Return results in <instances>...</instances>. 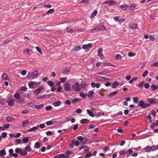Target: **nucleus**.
I'll return each instance as SVG.
<instances>
[{
  "label": "nucleus",
  "instance_id": "obj_1",
  "mask_svg": "<svg viewBox=\"0 0 158 158\" xmlns=\"http://www.w3.org/2000/svg\"><path fill=\"white\" fill-rule=\"evenodd\" d=\"M119 152L120 156H122L123 157H121V158H123V156L124 157H128L129 155H130L132 154L133 152V151L130 148L128 150H123L119 151Z\"/></svg>",
  "mask_w": 158,
  "mask_h": 158
},
{
  "label": "nucleus",
  "instance_id": "obj_2",
  "mask_svg": "<svg viewBox=\"0 0 158 158\" xmlns=\"http://www.w3.org/2000/svg\"><path fill=\"white\" fill-rule=\"evenodd\" d=\"M156 148L154 145L152 146H148L144 148L143 149L146 152H149L156 150Z\"/></svg>",
  "mask_w": 158,
  "mask_h": 158
},
{
  "label": "nucleus",
  "instance_id": "obj_3",
  "mask_svg": "<svg viewBox=\"0 0 158 158\" xmlns=\"http://www.w3.org/2000/svg\"><path fill=\"white\" fill-rule=\"evenodd\" d=\"M138 106H140L143 109H145L150 106V104L148 103H145L143 101L141 100L139 102Z\"/></svg>",
  "mask_w": 158,
  "mask_h": 158
},
{
  "label": "nucleus",
  "instance_id": "obj_4",
  "mask_svg": "<svg viewBox=\"0 0 158 158\" xmlns=\"http://www.w3.org/2000/svg\"><path fill=\"white\" fill-rule=\"evenodd\" d=\"M72 89L75 91H79L81 89L79 84L78 82H76L73 84L72 87Z\"/></svg>",
  "mask_w": 158,
  "mask_h": 158
},
{
  "label": "nucleus",
  "instance_id": "obj_5",
  "mask_svg": "<svg viewBox=\"0 0 158 158\" xmlns=\"http://www.w3.org/2000/svg\"><path fill=\"white\" fill-rule=\"evenodd\" d=\"M105 27L103 25L98 26L92 30V31H103L105 29Z\"/></svg>",
  "mask_w": 158,
  "mask_h": 158
},
{
  "label": "nucleus",
  "instance_id": "obj_6",
  "mask_svg": "<svg viewBox=\"0 0 158 158\" xmlns=\"http://www.w3.org/2000/svg\"><path fill=\"white\" fill-rule=\"evenodd\" d=\"M44 91V87L43 86L40 87L38 88L34 91V94H38L40 93H43Z\"/></svg>",
  "mask_w": 158,
  "mask_h": 158
},
{
  "label": "nucleus",
  "instance_id": "obj_7",
  "mask_svg": "<svg viewBox=\"0 0 158 158\" xmlns=\"http://www.w3.org/2000/svg\"><path fill=\"white\" fill-rule=\"evenodd\" d=\"M38 75V71L35 70L32 73H31L29 74V77L32 78H35L36 77V76Z\"/></svg>",
  "mask_w": 158,
  "mask_h": 158
},
{
  "label": "nucleus",
  "instance_id": "obj_8",
  "mask_svg": "<svg viewBox=\"0 0 158 158\" xmlns=\"http://www.w3.org/2000/svg\"><path fill=\"white\" fill-rule=\"evenodd\" d=\"M149 104H158V101H156L155 100L152 98H148L147 99Z\"/></svg>",
  "mask_w": 158,
  "mask_h": 158
},
{
  "label": "nucleus",
  "instance_id": "obj_9",
  "mask_svg": "<svg viewBox=\"0 0 158 158\" xmlns=\"http://www.w3.org/2000/svg\"><path fill=\"white\" fill-rule=\"evenodd\" d=\"M9 156H13L15 157H17L18 155L16 153H13L14 151L12 149H10L9 150Z\"/></svg>",
  "mask_w": 158,
  "mask_h": 158
},
{
  "label": "nucleus",
  "instance_id": "obj_10",
  "mask_svg": "<svg viewBox=\"0 0 158 158\" xmlns=\"http://www.w3.org/2000/svg\"><path fill=\"white\" fill-rule=\"evenodd\" d=\"M64 88L65 91H68L70 90V85L68 83H66L65 84Z\"/></svg>",
  "mask_w": 158,
  "mask_h": 158
},
{
  "label": "nucleus",
  "instance_id": "obj_11",
  "mask_svg": "<svg viewBox=\"0 0 158 158\" xmlns=\"http://www.w3.org/2000/svg\"><path fill=\"white\" fill-rule=\"evenodd\" d=\"M68 158L69 156H65L64 154H61L59 155L56 156L54 158Z\"/></svg>",
  "mask_w": 158,
  "mask_h": 158
},
{
  "label": "nucleus",
  "instance_id": "obj_12",
  "mask_svg": "<svg viewBox=\"0 0 158 158\" xmlns=\"http://www.w3.org/2000/svg\"><path fill=\"white\" fill-rule=\"evenodd\" d=\"M129 26L132 29H136L137 28V24L134 23H130L129 24Z\"/></svg>",
  "mask_w": 158,
  "mask_h": 158
},
{
  "label": "nucleus",
  "instance_id": "obj_13",
  "mask_svg": "<svg viewBox=\"0 0 158 158\" xmlns=\"http://www.w3.org/2000/svg\"><path fill=\"white\" fill-rule=\"evenodd\" d=\"M15 100L14 99H12L9 100L8 102V104L10 106H13L14 105V102Z\"/></svg>",
  "mask_w": 158,
  "mask_h": 158
},
{
  "label": "nucleus",
  "instance_id": "obj_14",
  "mask_svg": "<svg viewBox=\"0 0 158 158\" xmlns=\"http://www.w3.org/2000/svg\"><path fill=\"white\" fill-rule=\"evenodd\" d=\"M92 47V45L89 43L87 44H85L82 46V48L83 49H87L89 48H91Z\"/></svg>",
  "mask_w": 158,
  "mask_h": 158
},
{
  "label": "nucleus",
  "instance_id": "obj_15",
  "mask_svg": "<svg viewBox=\"0 0 158 158\" xmlns=\"http://www.w3.org/2000/svg\"><path fill=\"white\" fill-rule=\"evenodd\" d=\"M102 49L101 48H99L98 51V55L100 57L101 59H102L103 57V55L101 53Z\"/></svg>",
  "mask_w": 158,
  "mask_h": 158
},
{
  "label": "nucleus",
  "instance_id": "obj_16",
  "mask_svg": "<svg viewBox=\"0 0 158 158\" xmlns=\"http://www.w3.org/2000/svg\"><path fill=\"white\" fill-rule=\"evenodd\" d=\"M91 85L92 87L93 88L96 87L97 88H99L100 86V85L98 83L96 84L94 82H92L91 83Z\"/></svg>",
  "mask_w": 158,
  "mask_h": 158
},
{
  "label": "nucleus",
  "instance_id": "obj_17",
  "mask_svg": "<svg viewBox=\"0 0 158 158\" xmlns=\"http://www.w3.org/2000/svg\"><path fill=\"white\" fill-rule=\"evenodd\" d=\"M23 53H28V54L30 55L32 53V50L31 49H26L23 51Z\"/></svg>",
  "mask_w": 158,
  "mask_h": 158
},
{
  "label": "nucleus",
  "instance_id": "obj_18",
  "mask_svg": "<svg viewBox=\"0 0 158 158\" xmlns=\"http://www.w3.org/2000/svg\"><path fill=\"white\" fill-rule=\"evenodd\" d=\"M93 94L94 91H90L87 93V95L89 98H92L93 97Z\"/></svg>",
  "mask_w": 158,
  "mask_h": 158
},
{
  "label": "nucleus",
  "instance_id": "obj_19",
  "mask_svg": "<svg viewBox=\"0 0 158 158\" xmlns=\"http://www.w3.org/2000/svg\"><path fill=\"white\" fill-rule=\"evenodd\" d=\"M67 32L68 33H73L75 31L73 28L71 27H67L66 28Z\"/></svg>",
  "mask_w": 158,
  "mask_h": 158
},
{
  "label": "nucleus",
  "instance_id": "obj_20",
  "mask_svg": "<svg viewBox=\"0 0 158 158\" xmlns=\"http://www.w3.org/2000/svg\"><path fill=\"white\" fill-rule=\"evenodd\" d=\"M2 77L4 81L8 80L9 79L8 75L5 73L2 74Z\"/></svg>",
  "mask_w": 158,
  "mask_h": 158
},
{
  "label": "nucleus",
  "instance_id": "obj_21",
  "mask_svg": "<svg viewBox=\"0 0 158 158\" xmlns=\"http://www.w3.org/2000/svg\"><path fill=\"white\" fill-rule=\"evenodd\" d=\"M61 104V102L60 101H58L54 102L53 104V105L57 107L60 105Z\"/></svg>",
  "mask_w": 158,
  "mask_h": 158
},
{
  "label": "nucleus",
  "instance_id": "obj_22",
  "mask_svg": "<svg viewBox=\"0 0 158 158\" xmlns=\"http://www.w3.org/2000/svg\"><path fill=\"white\" fill-rule=\"evenodd\" d=\"M119 85V83L118 81H114L111 85L112 87L113 88H115L117 86Z\"/></svg>",
  "mask_w": 158,
  "mask_h": 158
},
{
  "label": "nucleus",
  "instance_id": "obj_23",
  "mask_svg": "<svg viewBox=\"0 0 158 158\" xmlns=\"http://www.w3.org/2000/svg\"><path fill=\"white\" fill-rule=\"evenodd\" d=\"M118 93V91H114V92H112L109 94V97H112L114 95L117 94Z\"/></svg>",
  "mask_w": 158,
  "mask_h": 158
},
{
  "label": "nucleus",
  "instance_id": "obj_24",
  "mask_svg": "<svg viewBox=\"0 0 158 158\" xmlns=\"http://www.w3.org/2000/svg\"><path fill=\"white\" fill-rule=\"evenodd\" d=\"M151 87L152 90L153 91H155L156 89H158V86L154 84H152L151 85Z\"/></svg>",
  "mask_w": 158,
  "mask_h": 158
},
{
  "label": "nucleus",
  "instance_id": "obj_25",
  "mask_svg": "<svg viewBox=\"0 0 158 158\" xmlns=\"http://www.w3.org/2000/svg\"><path fill=\"white\" fill-rule=\"evenodd\" d=\"M29 121L28 120H26L24 121H23L22 123V125L23 127H26V125H27L28 124Z\"/></svg>",
  "mask_w": 158,
  "mask_h": 158
},
{
  "label": "nucleus",
  "instance_id": "obj_26",
  "mask_svg": "<svg viewBox=\"0 0 158 158\" xmlns=\"http://www.w3.org/2000/svg\"><path fill=\"white\" fill-rule=\"evenodd\" d=\"M41 146L40 143L39 142H36L35 144L34 148H38L40 147Z\"/></svg>",
  "mask_w": 158,
  "mask_h": 158
},
{
  "label": "nucleus",
  "instance_id": "obj_27",
  "mask_svg": "<svg viewBox=\"0 0 158 158\" xmlns=\"http://www.w3.org/2000/svg\"><path fill=\"white\" fill-rule=\"evenodd\" d=\"M38 128V127H34L28 130L27 131V132H32L34 131L35 130H36Z\"/></svg>",
  "mask_w": 158,
  "mask_h": 158
},
{
  "label": "nucleus",
  "instance_id": "obj_28",
  "mask_svg": "<svg viewBox=\"0 0 158 158\" xmlns=\"http://www.w3.org/2000/svg\"><path fill=\"white\" fill-rule=\"evenodd\" d=\"M29 138L28 137H26L23 138L22 140V142L24 143H27L29 141Z\"/></svg>",
  "mask_w": 158,
  "mask_h": 158
},
{
  "label": "nucleus",
  "instance_id": "obj_29",
  "mask_svg": "<svg viewBox=\"0 0 158 158\" xmlns=\"http://www.w3.org/2000/svg\"><path fill=\"white\" fill-rule=\"evenodd\" d=\"M44 105L43 104L38 105L35 106V108L37 109H40L43 108Z\"/></svg>",
  "mask_w": 158,
  "mask_h": 158
},
{
  "label": "nucleus",
  "instance_id": "obj_30",
  "mask_svg": "<svg viewBox=\"0 0 158 158\" xmlns=\"http://www.w3.org/2000/svg\"><path fill=\"white\" fill-rule=\"evenodd\" d=\"M86 111L90 116L92 117H94V114L92 111H90L89 110H87Z\"/></svg>",
  "mask_w": 158,
  "mask_h": 158
},
{
  "label": "nucleus",
  "instance_id": "obj_31",
  "mask_svg": "<svg viewBox=\"0 0 158 158\" xmlns=\"http://www.w3.org/2000/svg\"><path fill=\"white\" fill-rule=\"evenodd\" d=\"M97 14V11L96 10H95L91 14L90 18H93Z\"/></svg>",
  "mask_w": 158,
  "mask_h": 158
},
{
  "label": "nucleus",
  "instance_id": "obj_32",
  "mask_svg": "<svg viewBox=\"0 0 158 158\" xmlns=\"http://www.w3.org/2000/svg\"><path fill=\"white\" fill-rule=\"evenodd\" d=\"M81 49L80 46H75L73 49V51H78L80 50Z\"/></svg>",
  "mask_w": 158,
  "mask_h": 158
},
{
  "label": "nucleus",
  "instance_id": "obj_33",
  "mask_svg": "<svg viewBox=\"0 0 158 158\" xmlns=\"http://www.w3.org/2000/svg\"><path fill=\"white\" fill-rule=\"evenodd\" d=\"M6 153L5 150H2L0 151V156H4L6 155Z\"/></svg>",
  "mask_w": 158,
  "mask_h": 158
},
{
  "label": "nucleus",
  "instance_id": "obj_34",
  "mask_svg": "<svg viewBox=\"0 0 158 158\" xmlns=\"http://www.w3.org/2000/svg\"><path fill=\"white\" fill-rule=\"evenodd\" d=\"M14 118L8 116L6 118V120L7 121L10 122L14 120Z\"/></svg>",
  "mask_w": 158,
  "mask_h": 158
},
{
  "label": "nucleus",
  "instance_id": "obj_35",
  "mask_svg": "<svg viewBox=\"0 0 158 158\" xmlns=\"http://www.w3.org/2000/svg\"><path fill=\"white\" fill-rule=\"evenodd\" d=\"M87 86V85L85 82L82 83V84H81V87L82 89H85Z\"/></svg>",
  "mask_w": 158,
  "mask_h": 158
},
{
  "label": "nucleus",
  "instance_id": "obj_36",
  "mask_svg": "<svg viewBox=\"0 0 158 158\" xmlns=\"http://www.w3.org/2000/svg\"><path fill=\"white\" fill-rule=\"evenodd\" d=\"M25 150L28 152H30L31 151V147L29 146H27L25 148Z\"/></svg>",
  "mask_w": 158,
  "mask_h": 158
},
{
  "label": "nucleus",
  "instance_id": "obj_37",
  "mask_svg": "<svg viewBox=\"0 0 158 158\" xmlns=\"http://www.w3.org/2000/svg\"><path fill=\"white\" fill-rule=\"evenodd\" d=\"M67 78L66 77H64L63 78H61L60 79V81L62 83H64L65 81L67 80Z\"/></svg>",
  "mask_w": 158,
  "mask_h": 158
},
{
  "label": "nucleus",
  "instance_id": "obj_38",
  "mask_svg": "<svg viewBox=\"0 0 158 158\" xmlns=\"http://www.w3.org/2000/svg\"><path fill=\"white\" fill-rule=\"evenodd\" d=\"M119 8L122 9L123 10H125L127 9V6L126 5H122L119 6Z\"/></svg>",
  "mask_w": 158,
  "mask_h": 158
},
{
  "label": "nucleus",
  "instance_id": "obj_39",
  "mask_svg": "<svg viewBox=\"0 0 158 158\" xmlns=\"http://www.w3.org/2000/svg\"><path fill=\"white\" fill-rule=\"evenodd\" d=\"M69 72V71L65 69H64L62 71V73L64 74H67Z\"/></svg>",
  "mask_w": 158,
  "mask_h": 158
},
{
  "label": "nucleus",
  "instance_id": "obj_40",
  "mask_svg": "<svg viewBox=\"0 0 158 158\" xmlns=\"http://www.w3.org/2000/svg\"><path fill=\"white\" fill-rule=\"evenodd\" d=\"M47 84L50 86H52L53 85V82L51 81H48L47 82Z\"/></svg>",
  "mask_w": 158,
  "mask_h": 158
},
{
  "label": "nucleus",
  "instance_id": "obj_41",
  "mask_svg": "<svg viewBox=\"0 0 158 158\" xmlns=\"http://www.w3.org/2000/svg\"><path fill=\"white\" fill-rule=\"evenodd\" d=\"M133 101L135 103H137L138 102V98L137 97L133 98Z\"/></svg>",
  "mask_w": 158,
  "mask_h": 158
},
{
  "label": "nucleus",
  "instance_id": "obj_42",
  "mask_svg": "<svg viewBox=\"0 0 158 158\" xmlns=\"http://www.w3.org/2000/svg\"><path fill=\"white\" fill-rule=\"evenodd\" d=\"M144 81H142L140 84L138 85V86L139 88H142L143 87V84L144 83Z\"/></svg>",
  "mask_w": 158,
  "mask_h": 158
},
{
  "label": "nucleus",
  "instance_id": "obj_43",
  "mask_svg": "<svg viewBox=\"0 0 158 158\" xmlns=\"http://www.w3.org/2000/svg\"><path fill=\"white\" fill-rule=\"evenodd\" d=\"M80 100L77 98H75L74 99H73L72 101V102L73 103H75L77 102H79Z\"/></svg>",
  "mask_w": 158,
  "mask_h": 158
},
{
  "label": "nucleus",
  "instance_id": "obj_44",
  "mask_svg": "<svg viewBox=\"0 0 158 158\" xmlns=\"http://www.w3.org/2000/svg\"><path fill=\"white\" fill-rule=\"evenodd\" d=\"M15 98L17 99H19L20 98V95L18 93L15 94L14 95Z\"/></svg>",
  "mask_w": 158,
  "mask_h": 158
},
{
  "label": "nucleus",
  "instance_id": "obj_45",
  "mask_svg": "<svg viewBox=\"0 0 158 158\" xmlns=\"http://www.w3.org/2000/svg\"><path fill=\"white\" fill-rule=\"evenodd\" d=\"M136 6H137L136 4H134L130 6V8L131 10H133L134 8H135Z\"/></svg>",
  "mask_w": 158,
  "mask_h": 158
},
{
  "label": "nucleus",
  "instance_id": "obj_46",
  "mask_svg": "<svg viewBox=\"0 0 158 158\" xmlns=\"http://www.w3.org/2000/svg\"><path fill=\"white\" fill-rule=\"evenodd\" d=\"M91 156H92V154L91 153L89 152V153L87 154L85 156V158H89Z\"/></svg>",
  "mask_w": 158,
  "mask_h": 158
},
{
  "label": "nucleus",
  "instance_id": "obj_47",
  "mask_svg": "<svg viewBox=\"0 0 158 158\" xmlns=\"http://www.w3.org/2000/svg\"><path fill=\"white\" fill-rule=\"evenodd\" d=\"M27 152L26 151H22L21 152H20V154L23 156H25L27 154Z\"/></svg>",
  "mask_w": 158,
  "mask_h": 158
},
{
  "label": "nucleus",
  "instance_id": "obj_48",
  "mask_svg": "<svg viewBox=\"0 0 158 158\" xmlns=\"http://www.w3.org/2000/svg\"><path fill=\"white\" fill-rule=\"evenodd\" d=\"M148 72L147 70H146L142 74V76L144 77H146V76L148 74Z\"/></svg>",
  "mask_w": 158,
  "mask_h": 158
},
{
  "label": "nucleus",
  "instance_id": "obj_49",
  "mask_svg": "<svg viewBox=\"0 0 158 158\" xmlns=\"http://www.w3.org/2000/svg\"><path fill=\"white\" fill-rule=\"evenodd\" d=\"M73 143L75 145L77 146H79V143L78 141H73Z\"/></svg>",
  "mask_w": 158,
  "mask_h": 158
},
{
  "label": "nucleus",
  "instance_id": "obj_50",
  "mask_svg": "<svg viewBox=\"0 0 158 158\" xmlns=\"http://www.w3.org/2000/svg\"><path fill=\"white\" fill-rule=\"evenodd\" d=\"M80 95L82 98H84L86 97V95L82 92H81L79 94Z\"/></svg>",
  "mask_w": 158,
  "mask_h": 158
},
{
  "label": "nucleus",
  "instance_id": "obj_51",
  "mask_svg": "<svg viewBox=\"0 0 158 158\" xmlns=\"http://www.w3.org/2000/svg\"><path fill=\"white\" fill-rule=\"evenodd\" d=\"M46 124L48 126L51 125L53 124V123L52 121H50L46 122Z\"/></svg>",
  "mask_w": 158,
  "mask_h": 158
},
{
  "label": "nucleus",
  "instance_id": "obj_52",
  "mask_svg": "<svg viewBox=\"0 0 158 158\" xmlns=\"http://www.w3.org/2000/svg\"><path fill=\"white\" fill-rule=\"evenodd\" d=\"M35 48L37 51H38V52L40 54H42V52L41 51V50L39 47H36Z\"/></svg>",
  "mask_w": 158,
  "mask_h": 158
},
{
  "label": "nucleus",
  "instance_id": "obj_53",
  "mask_svg": "<svg viewBox=\"0 0 158 158\" xmlns=\"http://www.w3.org/2000/svg\"><path fill=\"white\" fill-rule=\"evenodd\" d=\"M22 150L21 149L18 148L15 149V152L17 153H20V152Z\"/></svg>",
  "mask_w": 158,
  "mask_h": 158
},
{
  "label": "nucleus",
  "instance_id": "obj_54",
  "mask_svg": "<svg viewBox=\"0 0 158 158\" xmlns=\"http://www.w3.org/2000/svg\"><path fill=\"white\" fill-rule=\"evenodd\" d=\"M20 89L21 90L23 91H26L27 89V88L26 87L23 86L21 87Z\"/></svg>",
  "mask_w": 158,
  "mask_h": 158
},
{
  "label": "nucleus",
  "instance_id": "obj_55",
  "mask_svg": "<svg viewBox=\"0 0 158 158\" xmlns=\"http://www.w3.org/2000/svg\"><path fill=\"white\" fill-rule=\"evenodd\" d=\"M34 83L33 82V81H30L28 83V85L30 88H31L34 85Z\"/></svg>",
  "mask_w": 158,
  "mask_h": 158
},
{
  "label": "nucleus",
  "instance_id": "obj_56",
  "mask_svg": "<svg viewBox=\"0 0 158 158\" xmlns=\"http://www.w3.org/2000/svg\"><path fill=\"white\" fill-rule=\"evenodd\" d=\"M72 154V152H71L69 151V150H67L66 152V153L65 154V156H69V155H71Z\"/></svg>",
  "mask_w": 158,
  "mask_h": 158
},
{
  "label": "nucleus",
  "instance_id": "obj_57",
  "mask_svg": "<svg viewBox=\"0 0 158 158\" xmlns=\"http://www.w3.org/2000/svg\"><path fill=\"white\" fill-rule=\"evenodd\" d=\"M15 142L17 143V144H19L21 143V140L19 139H16L15 140Z\"/></svg>",
  "mask_w": 158,
  "mask_h": 158
},
{
  "label": "nucleus",
  "instance_id": "obj_58",
  "mask_svg": "<svg viewBox=\"0 0 158 158\" xmlns=\"http://www.w3.org/2000/svg\"><path fill=\"white\" fill-rule=\"evenodd\" d=\"M128 55L129 57L133 56L135 55V54L133 52H130L128 53Z\"/></svg>",
  "mask_w": 158,
  "mask_h": 158
},
{
  "label": "nucleus",
  "instance_id": "obj_59",
  "mask_svg": "<svg viewBox=\"0 0 158 158\" xmlns=\"http://www.w3.org/2000/svg\"><path fill=\"white\" fill-rule=\"evenodd\" d=\"M46 135L48 136H50L53 134L52 132L51 131H48L46 132Z\"/></svg>",
  "mask_w": 158,
  "mask_h": 158
},
{
  "label": "nucleus",
  "instance_id": "obj_60",
  "mask_svg": "<svg viewBox=\"0 0 158 158\" xmlns=\"http://www.w3.org/2000/svg\"><path fill=\"white\" fill-rule=\"evenodd\" d=\"M52 109V107L51 106H48L46 107V110L47 111H49Z\"/></svg>",
  "mask_w": 158,
  "mask_h": 158
},
{
  "label": "nucleus",
  "instance_id": "obj_61",
  "mask_svg": "<svg viewBox=\"0 0 158 158\" xmlns=\"http://www.w3.org/2000/svg\"><path fill=\"white\" fill-rule=\"evenodd\" d=\"M87 120V119H83L81 120V123L82 124H84L85 123L86 121Z\"/></svg>",
  "mask_w": 158,
  "mask_h": 158
},
{
  "label": "nucleus",
  "instance_id": "obj_62",
  "mask_svg": "<svg viewBox=\"0 0 158 158\" xmlns=\"http://www.w3.org/2000/svg\"><path fill=\"white\" fill-rule=\"evenodd\" d=\"M125 21V19L123 18L119 19L118 20V22L120 24H121L122 23L124 22Z\"/></svg>",
  "mask_w": 158,
  "mask_h": 158
},
{
  "label": "nucleus",
  "instance_id": "obj_63",
  "mask_svg": "<svg viewBox=\"0 0 158 158\" xmlns=\"http://www.w3.org/2000/svg\"><path fill=\"white\" fill-rule=\"evenodd\" d=\"M7 135V134L6 132H3L2 134V138H5L6 137Z\"/></svg>",
  "mask_w": 158,
  "mask_h": 158
},
{
  "label": "nucleus",
  "instance_id": "obj_64",
  "mask_svg": "<svg viewBox=\"0 0 158 158\" xmlns=\"http://www.w3.org/2000/svg\"><path fill=\"white\" fill-rule=\"evenodd\" d=\"M152 65L155 66V67H158V62H156L153 63L152 64Z\"/></svg>",
  "mask_w": 158,
  "mask_h": 158
}]
</instances>
